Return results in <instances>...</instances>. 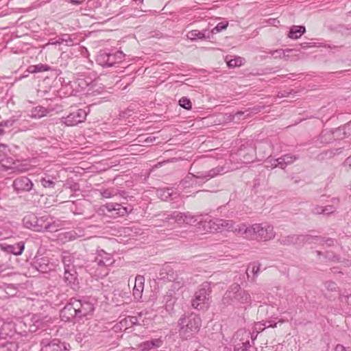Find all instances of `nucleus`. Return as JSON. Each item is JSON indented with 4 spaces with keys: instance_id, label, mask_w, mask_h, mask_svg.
Returning a JSON list of instances; mask_svg holds the SVG:
<instances>
[{
    "instance_id": "nucleus-1",
    "label": "nucleus",
    "mask_w": 351,
    "mask_h": 351,
    "mask_svg": "<svg viewBox=\"0 0 351 351\" xmlns=\"http://www.w3.org/2000/svg\"><path fill=\"white\" fill-rule=\"evenodd\" d=\"M234 232L246 239L257 241H270L276 236L273 226L267 223L239 224L235 227Z\"/></svg>"
},
{
    "instance_id": "nucleus-2",
    "label": "nucleus",
    "mask_w": 351,
    "mask_h": 351,
    "mask_svg": "<svg viewBox=\"0 0 351 351\" xmlns=\"http://www.w3.org/2000/svg\"><path fill=\"white\" fill-rule=\"evenodd\" d=\"M179 333L182 338L188 339L196 335L201 326V317L195 313L184 314L180 318Z\"/></svg>"
},
{
    "instance_id": "nucleus-3",
    "label": "nucleus",
    "mask_w": 351,
    "mask_h": 351,
    "mask_svg": "<svg viewBox=\"0 0 351 351\" xmlns=\"http://www.w3.org/2000/svg\"><path fill=\"white\" fill-rule=\"evenodd\" d=\"M23 226L28 229L36 232L49 231L56 232L58 230V225L55 222L51 223L47 221L45 217H38L34 213H29L23 219Z\"/></svg>"
},
{
    "instance_id": "nucleus-4",
    "label": "nucleus",
    "mask_w": 351,
    "mask_h": 351,
    "mask_svg": "<svg viewBox=\"0 0 351 351\" xmlns=\"http://www.w3.org/2000/svg\"><path fill=\"white\" fill-rule=\"evenodd\" d=\"M222 301L224 304H250L252 302L251 295L245 290L242 289L239 285L233 284L226 291L223 296Z\"/></svg>"
},
{
    "instance_id": "nucleus-5",
    "label": "nucleus",
    "mask_w": 351,
    "mask_h": 351,
    "mask_svg": "<svg viewBox=\"0 0 351 351\" xmlns=\"http://www.w3.org/2000/svg\"><path fill=\"white\" fill-rule=\"evenodd\" d=\"M125 54L120 50H101L97 56L96 62L103 67H111L125 60Z\"/></svg>"
},
{
    "instance_id": "nucleus-6",
    "label": "nucleus",
    "mask_w": 351,
    "mask_h": 351,
    "mask_svg": "<svg viewBox=\"0 0 351 351\" xmlns=\"http://www.w3.org/2000/svg\"><path fill=\"white\" fill-rule=\"evenodd\" d=\"M71 299L74 304V308H75L77 311L79 320L93 315L97 304L95 298L91 296H83L78 299L75 298H72Z\"/></svg>"
},
{
    "instance_id": "nucleus-7",
    "label": "nucleus",
    "mask_w": 351,
    "mask_h": 351,
    "mask_svg": "<svg viewBox=\"0 0 351 351\" xmlns=\"http://www.w3.org/2000/svg\"><path fill=\"white\" fill-rule=\"evenodd\" d=\"M211 288L210 284L207 282L200 285L194 294L191 300L192 306L197 310H203L209 305L210 298Z\"/></svg>"
},
{
    "instance_id": "nucleus-8",
    "label": "nucleus",
    "mask_w": 351,
    "mask_h": 351,
    "mask_svg": "<svg viewBox=\"0 0 351 351\" xmlns=\"http://www.w3.org/2000/svg\"><path fill=\"white\" fill-rule=\"evenodd\" d=\"M224 172V167L218 166L208 171L197 172V174L193 173V188L202 186L207 181L219 175L223 174Z\"/></svg>"
},
{
    "instance_id": "nucleus-9",
    "label": "nucleus",
    "mask_w": 351,
    "mask_h": 351,
    "mask_svg": "<svg viewBox=\"0 0 351 351\" xmlns=\"http://www.w3.org/2000/svg\"><path fill=\"white\" fill-rule=\"evenodd\" d=\"M40 351H70L71 347L69 343L59 339H43L40 341Z\"/></svg>"
},
{
    "instance_id": "nucleus-10",
    "label": "nucleus",
    "mask_w": 351,
    "mask_h": 351,
    "mask_svg": "<svg viewBox=\"0 0 351 351\" xmlns=\"http://www.w3.org/2000/svg\"><path fill=\"white\" fill-rule=\"evenodd\" d=\"M103 208L107 210L108 216L113 218L125 217L133 210L131 205L124 206L121 204L112 202L106 204L103 206Z\"/></svg>"
},
{
    "instance_id": "nucleus-11",
    "label": "nucleus",
    "mask_w": 351,
    "mask_h": 351,
    "mask_svg": "<svg viewBox=\"0 0 351 351\" xmlns=\"http://www.w3.org/2000/svg\"><path fill=\"white\" fill-rule=\"evenodd\" d=\"M314 239L310 235L304 234H290V235H281L278 239V241L280 245H303L305 243H310L311 240Z\"/></svg>"
},
{
    "instance_id": "nucleus-12",
    "label": "nucleus",
    "mask_w": 351,
    "mask_h": 351,
    "mask_svg": "<svg viewBox=\"0 0 351 351\" xmlns=\"http://www.w3.org/2000/svg\"><path fill=\"white\" fill-rule=\"evenodd\" d=\"M86 116L87 112L85 110L82 108L77 109L70 112L66 117H62L60 123L66 126H75L84 122L86 119Z\"/></svg>"
},
{
    "instance_id": "nucleus-13",
    "label": "nucleus",
    "mask_w": 351,
    "mask_h": 351,
    "mask_svg": "<svg viewBox=\"0 0 351 351\" xmlns=\"http://www.w3.org/2000/svg\"><path fill=\"white\" fill-rule=\"evenodd\" d=\"M14 191L19 194L30 191L34 186L33 182L26 176L18 177L12 182Z\"/></svg>"
},
{
    "instance_id": "nucleus-14",
    "label": "nucleus",
    "mask_w": 351,
    "mask_h": 351,
    "mask_svg": "<svg viewBox=\"0 0 351 351\" xmlns=\"http://www.w3.org/2000/svg\"><path fill=\"white\" fill-rule=\"evenodd\" d=\"M208 223V227L213 230L223 231L225 230L232 229L234 232L235 228L233 227V221L232 220H226L222 219H210Z\"/></svg>"
},
{
    "instance_id": "nucleus-15",
    "label": "nucleus",
    "mask_w": 351,
    "mask_h": 351,
    "mask_svg": "<svg viewBox=\"0 0 351 351\" xmlns=\"http://www.w3.org/2000/svg\"><path fill=\"white\" fill-rule=\"evenodd\" d=\"M32 265L42 273H48L53 269V264L50 263L49 258L45 256H36Z\"/></svg>"
},
{
    "instance_id": "nucleus-16",
    "label": "nucleus",
    "mask_w": 351,
    "mask_h": 351,
    "mask_svg": "<svg viewBox=\"0 0 351 351\" xmlns=\"http://www.w3.org/2000/svg\"><path fill=\"white\" fill-rule=\"evenodd\" d=\"M60 317L62 320L65 322H71L73 319L79 320L72 299H70L69 303L60 311Z\"/></svg>"
},
{
    "instance_id": "nucleus-17",
    "label": "nucleus",
    "mask_w": 351,
    "mask_h": 351,
    "mask_svg": "<svg viewBox=\"0 0 351 351\" xmlns=\"http://www.w3.org/2000/svg\"><path fill=\"white\" fill-rule=\"evenodd\" d=\"M256 150L252 146L241 147L238 151V155L242 162L248 164L253 162L255 158Z\"/></svg>"
},
{
    "instance_id": "nucleus-18",
    "label": "nucleus",
    "mask_w": 351,
    "mask_h": 351,
    "mask_svg": "<svg viewBox=\"0 0 351 351\" xmlns=\"http://www.w3.org/2000/svg\"><path fill=\"white\" fill-rule=\"evenodd\" d=\"M164 221L174 219L179 225L184 224V213L179 211H165L158 215Z\"/></svg>"
},
{
    "instance_id": "nucleus-19",
    "label": "nucleus",
    "mask_w": 351,
    "mask_h": 351,
    "mask_svg": "<svg viewBox=\"0 0 351 351\" xmlns=\"http://www.w3.org/2000/svg\"><path fill=\"white\" fill-rule=\"evenodd\" d=\"M63 280L67 285L71 287L78 284L77 273L75 267L64 268Z\"/></svg>"
},
{
    "instance_id": "nucleus-20",
    "label": "nucleus",
    "mask_w": 351,
    "mask_h": 351,
    "mask_svg": "<svg viewBox=\"0 0 351 351\" xmlns=\"http://www.w3.org/2000/svg\"><path fill=\"white\" fill-rule=\"evenodd\" d=\"M0 246L1 250L4 252L19 256L21 255L24 250L25 243L23 241H20L13 245L1 244Z\"/></svg>"
},
{
    "instance_id": "nucleus-21",
    "label": "nucleus",
    "mask_w": 351,
    "mask_h": 351,
    "mask_svg": "<svg viewBox=\"0 0 351 351\" xmlns=\"http://www.w3.org/2000/svg\"><path fill=\"white\" fill-rule=\"evenodd\" d=\"M63 43L66 46H73L75 44L74 39L72 38L71 36L69 34H61L56 38H51L48 42V45H55Z\"/></svg>"
},
{
    "instance_id": "nucleus-22",
    "label": "nucleus",
    "mask_w": 351,
    "mask_h": 351,
    "mask_svg": "<svg viewBox=\"0 0 351 351\" xmlns=\"http://www.w3.org/2000/svg\"><path fill=\"white\" fill-rule=\"evenodd\" d=\"M109 267L107 265H104V263H95V260L92 263L91 269L94 270L93 274L94 276L98 278H104L109 273Z\"/></svg>"
},
{
    "instance_id": "nucleus-23",
    "label": "nucleus",
    "mask_w": 351,
    "mask_h": 351,
    "mask_svg": "<svg viewBox=\"0 0 351 351\" xmlns=\"http://www.w3.org/2000/svg\"><path fill=\"white\" fill-rule=\"evenodd\" d=\"M187 38L195 41L198 40H207L211 38V34L210 30L206 29L202 31L193 29L187 33Z\"/></svg>"
},
{
    "instance_id": "nucleus-24",
    "label": "nucleus",
    "mask_w": 351,
    "mask_h": 351,
    "mask_svg": "<svg viewBox=\"0 0 351 351\" xmlns=\"http://www.w3.org/2000/svg\"><path fill=\"white\" fill-rule=\"evenodd\" d=\"M145 278L143 276L137 275L135 278V284L133 289V296L135 300H139L142 298L144 289Z\"/></svg>"
},
{
    "instance_id": "nucleus-25",
    "label": "nucleus",
    "mask_w": 351,
    "mask_h": 351,
    "mask_svg": "<svg viewBox=\"0 0 351 351\" xmlns=\"http://www.w3.org/2000/svg\"><path fill=\"white\" fill-rule=\"evenodd\" d=\"M250 337V332L243 328L238 330L234 335L235 341H239L238 343H241V346L247 347H251Z\"/></svg>"
},
{
    "instance_id": "nucleus-26",
    "label": "nucleus",
    "mask_w": 351,
    "mask_h": 351,
    "mask_svg": "<svg viewBox=\"0 0 351 351\" xmlns=\"http://www.w3.org/2000/svg\"><path fill=\"white\" fill-rule=\"evenodd\" d=\"M95 263H104L110 266L114 263V258L111 254L105 252L103 250L97 251L96 256L95 257Z\"/></svg>"
},
{
    "instance_id": "nucleus-27",
    "label": "nucleus",
    "mask_w": 351,
    "mask_h": 351,
    "mask_svg": "<svg viewBox=\"0 0 351 351\" xmlns=\"http://www.w3.org/2000/svg\"><path fill=\"white\" fill-rule=\"evenodd\" d=\"M178 295L175 294L173 291H167L164 295L163 302H165V308L168 312H171L178 300Z\"/></svg>"
},
{
    "instance_id": "nucleus-28",
    "label": "nucleus",
    "mask_w": 351,
    "mask_h": 351,
    "mask_svg": "<svg viewBox=\"0 0 351 351\" xmlns=\"http://www.w3.org/2000/svg\"><path fill=\"white\" fill-rule=\"evenodd\" d=\"M157 195L163 201H171L177 197V194L171 188H162L158 189Z\"/></svg>"
},
{
    "instance_id": "nucleus-29",
    "label": "nucleus",
    "mask_w": 351,
    "mask_h": 351,
    "mask_svg": "<svg viewBox=\"0 0 351 351\" xmlns=\"http://www.w3.org/2000/svg\"><path fill=\"white\" fill-rule=\"evenodd\" d=\"M162 343L160 339H154L150 341H145L138 345L141 351H149L154 348H159Z\"/></svg>"
},
{
    "instance_id": "nucleus-30",
    "label": "nucleus",
    "mask_w": 351,
    "mask_h": 351,
    "mask_svg": "<svg viewBox=\"0 0 351 351\" xmlns=\"http://www.w3.org/2000/svg\"><path fill=\"white\" fill-rule=\"evenodd\" d=\"M343 151V147L328 149L322 152L317 156V159L319 161H323L327 159H330L337 155L341 154Z\"/></svg>"
},
{
    "instance_id": "nucleus-31",
    "label": "nucleus",
    "mask_w": 351,
    "mask_h": 351,
    "mask_svg": "<svg viewBox=\"0 0 351 351\" xmlns=\"http://www.w3.org/2000/svg\"><path fill=\"white\" fill-rule=\"evenodd\" d=\"M193 173H189L179 183L178 189L183 192H190L189 189L193 188Z\"/></svg>"
},
{
    "instance_id": "nucleus-32",
    "label": "nucleus",
    "mask_w": 351,
    "mask_h": 351,
    "mask_svg": "<svg viewBox=\"0 0 351 351\" xmlns=\"http://www.w3.org/2000/svg\"><path fill=\"white\" fill-rule=\"evenodd\" d=\"M69 85L76 92L84 90L88 85V83L84 79L77 77L70 81Z\"/></svg>"
},
{
    "instance_id": "nucleus-33",
    "label": "nucleus",
    "mask_w": 351,
    "mask_h": 351,
    "mask_svg": "<svg viewBox=\"0 0 351 351\" xmlns=\"http://www.w3.org/2000/svg\"><path fill=\"white\" fill-rule=\"evenodd\" d=\"M49 110L47 108L42 106H37L30 110L29 117L32 119H38L47 116Z\"/></svg>"
},
{
    "instance_id": "nucleus-34",
    "label": "nucleus",
    "mask_w": 351,
    "mask_h": 351,
    "mask_svg": "<svg viewBox=\"0 0 351 351\" xmlns=\"http://www.w3.org/2000/svg\"><path fill=\"white\" fill-rule=\"evenodd\" d=\"M306 32V27L303 25H293L291 27L288 37L291 39H298Z\"/></svg>"
},
{
    "instance_id": "nucleus-35",
    "label": "nucleus",
    "mask_w": 351,
    "mask_h": 351,
    "mask_svg": "<svg viewBox=\"0 0 351 351\" xmlns=\"http://www.w3.org/2000/svg\"><path fill=\"white\" fill-rule=\"evenodd\" d=\"M160 276H161V278L168 281H173L177 279V277H179L169 266L163 267L160 273Z\"/></svg>"
},
{
    "instance_id": "nucleus-36",
    "label": "nucleus",
    "mask_w": 351,
    "mask_h": 351,
    "mask_svg": "<svg viewBox=\"0 0 351 351\" xmlns=\"http://www.w3.org/2000/svg\"><path fill=\"white\" fill-rule=\"evenodd\" d=\"M61 260L63 263L64 268L75 267L74 265L75 257L73 254L68 252H63L61 254Z\"/></svg>"
},
{
    "instance_id": "nucleus-37",
    "label": "nucleus",
    "mask_w": 351,
    "mask_h": 351,
    "mask_svg": "<svg viewBox=\"0 0 351 351\" xmlns=\"http://www.w3.org/2000/svg\"><path fill=\"white\" fill-rule=\"evenodd\" d=\"M332 130H324L318 136L317 141L320 143L328 144L334 141Z\"/></svg>"
},
{
    "instance_id": "nucleus-38",
    "label": "nucleus",
    "mask_w": 351,
    "mask_h": 351,
    "mask_svg": "<svg viewBox=\"0 0 351 351\" xmlns=\"http://www.w3.org/2000/svg\"><path fill=\"white\" fill-rule=\"evenodd\" d=\"M172 282L173 283L169 291H173L175 293V294L179 295L180 294V291L184 287L185 282L184 279L181 277H177V279Z\"/></svg>"
},
{
    "instance_id": "nucleus-39",
    "label": "nucleus",
    "mask_w": 351,
    "mask_h": 351,
    "mask_svg": "<svg viewBox=\"0 0 351 351\" xmlns=\"http://www.w3.org/2000/svg\"><path fill=\"white\" fill-rule=\"evenodd\" d=\"M18 345L16 342L6 341L0 342V351H17Z\"/></svg>"
},
{
    "instance_id": "nucleus-40",
    "label": "nucleus",
    "mask_w": 351,
    "mask_h": 351,
    "mask_svg": "<svg viewBox=\"0 0 351 351\" xmlns=\"http://www.w3.org/2000/svg\"><path fill=\"white\" fill-rule=\"evenodd\" d=\"M201 216L193 215L191 213H184V224L193 225L196 222H202Z\"/></svg>"
},
{
    "instance_id": "nucleus-41",
    "label": "nucleus",
    "mask_w": 351,
    "mask_h": 351,
    "mask_svg": "<svg viewBox=\"0 0 351 351\" xmlns=\"http://www.w3.org/2000/svg\"><path fill=\"white\" fill-rule=\"evenodd\" d=\"M50 69V67L48 65L38 64L36 65H30L27 68V71L31 73H39L47 71Z\"/></svg>"
},
{
    "instance_id": "nucleus-42",
    "label": "nucleus",
    "mask_w": 351,
    "mask_h": 351,
    "mask_svg": "<svg viewBox=\"0 0 351 351\" xmlns=\"http://www.w3.org/2000/svg\"><path fill=\"white\" fill-rule=\"evenodd\" d=\"M54 178L51 176H47L40 179V183L42 186L46 189H54L56 182Z\"/></svg>"
},
{
    "instance_id": "nucleus-43",
    "label": "nucleus",
    "mask_w": 351,
    "mask_h": 351,
    "mask_svg": "<svg viewBox=\"0 0 351 351\" xmlns=\"http://www.w3.org/2000/svg\"><path fill=\"white\" fill-rule=\"evenodd\" d=\"M12 233L8 224L0 225V240L9 238Z\"/></svg>"
},
{
    "instance_id": "nucleus-44",
    "label": "nucleus",
    "mask_w": 351,
    "mask_h": 351,
    "mask_svg": "<svg viewBox=\"0 0 351 351\" xmlns=\"http://www.w3.org/2000/svg\"><path fill=\"white\" fill-rule=\"evenodd\" d=\"M332 134L334 141H339L348 138L341 126L332 130Z\"/></svg>"
},
{
    "instance_id": "nucleus-45",
    "label": "nucleus",
    "mask_w": 351,
    "mask_h": 351,
    "mask_svg": "<svg viewBox=\"0 0 351 351\" xmlns=\"http://www.w3.org/2000/svg\"><path fill=\"white\" fill-rule=\"evenodd\" d=\"M228 26V22H220L213 29H212L210 32L211 34V37L214 34H217L220 32L222 30H224Z\"/></svg>"
},
{
    "instance_id": "nucleus-46",
    "label": "nucleus",
    "mask_w": 351,
    "mask_h": 351,
    "mask_svg": "<svg viewBox=\"0 0 351 351\" xmlns=\"http://www.w3.org/2000/svg\"><path fill=\"white\" fill-rule=\"evenodd\" d=\"M179 104L186 110H191L192 108L191 101L187 97H183L179 100Z\"/></svg>"
},
{
    "instance_id": "nucleus-47",
    "label": "nucleus",
    "mask_w": 351,
    "mask_h": 351,
    "mask_svg": "<svg viewBox=\"0 0 351 351\" xmlns=\"http://www.w3.org/2000/svg\"><path fill=\"white\" fill-rule=\"evenodd\" d=\"M18 120L16 117L12 116L9 119L0 122V126L3 129V127L10 128Z\"/></svg>"
},
{
    "instance_id": "nucleus-48",
    "label": "nucleus",
    "mask_w": 351,
    "mask_h": 351,
    "mask_svg": "<svg viewBox=\"0 0 351 351\" xmlns=\"http://www.w3.org/2000/svg\"><path fill=\"white\" fill-rule=\"evenodd\" d=\"M100 193L104 198H111L117 195V191L113 189H106L101 191Z\"/></svg>"
},
{
    "instance_id": "nucleus-49",
    "label": "nucleus",
    "mask_w": 351,
    "mask_h": 351,
    "mask_svg": "<svg viewBox=\"0 0 351 351\" xmlns=\"http://www.w3.org/2000/svg\"><path fill=\"white\" fill-rule=\"evenodd\" d=\"M325 287L328 290V291H337L338 289H339V287L337 286V285L335 282H332V281H326L325 282Z\"/></svg>"
},
{
    "instance_id": "nucleus-50",
    "label": "nucleus",
    "mask_w": 351,
    "mask_h": 351,
    "mask_svg": "<svg viewBox=\"0 0 351 351\" xmlns=\"http://www.w3.org/2000/svg\"><path fill=\"white\" fill-rule=\"evenodd\" d=\"M241 62L242 60L240 58H232L227 60V64L229 67H235L241 65Z\"/></svg>"
},
{
    "instance_id": "nucleus-51",
    "label": "nucleus",
    "mask_w": 351,
    "mask_h": 351,
    "mask_svg": "<svg viewBox=\"0 0 351 351\" xmlns=\"http://www.w3.org/2000/svg\"><path fill=\"white\" fill-rule=\"evenodd\" d=\"M282 157L287 165L293 163L298 159L297 156L291 154H285Z\"/></svg>"
},
{
    "instance_id": "nucleus-52",
    "label": "nucleus",
    "mask_w": 351,
    "mask_h": 351,
    "mask_svg": "<svg viewBox=\"0 0 351 351\" xmlns=\"http://www.w3.org/2000/svg\"><path fill=\"white\" fill-rule=\"evenodd\" d=\"M293 51V49H287L285 50L278 49V50L273 51L271 53L274 57L278 58V57H280L282 56V54H285L286 52H291Z\"/></svg>"
},
{
    "instance_id": "nucleus-53",
    "label": "nucleus",
    "mask_w": 351,
    "mask_h": 351,
    "mask_svg": "<svg viewBox=\"0 0 351 351\" xmlns=\"http://www.w3.org/2000/svg\"><path fill=\"white\" fill-rule=\"evenodd\" d=\"M324 215H330L336 211V208L332 205L323 206Z\"/></svg>"
},
{
    "instance_id": "nucleus-54",
    "label": "nucleus",
    "mask_w": 351,
    "mask_h": 351,
    "mask_svg": "<svg viewBox=\"0 0 351 351\" xmlns=\"http://www.w3.org/2000/svg\"><path fill=\"white\" fill-rule=\"evenodd\" d=\"M66 187L70 189L72 191L76 192L80 191V184L77 182H72L71 184H66Z\"/></svg>"
},
{
    "instance_id": "nucleus-55",
    "label": "nucleus",
    "mask_w": 351,
    "mask_h": 351,
    "mask_svg": "<svg viewBox=\"0 0 351 351\" xmlns=\"http://www.w3.org/2000/svg\"><path fill=\"white\" fill-rule=\"evenodd\" d=\"M343 128V130L345 132L347 137H349L351 136V121L348 122L346 125L341 126Z\"/></svg>"
},
{
    "instance_id": "nucleus-56",
    "label": "nucleus",
    "mask_w": 351,
    "mask_h": 351,
    "mask_svg": "<svg viewBox=\"0 0 351 351\" xmlns=\"http://www.w3.org/2000/svg\"><path fill=\"white\" fill-rule=\"evenodd\" d=\"M276 161L277 162V165H278V167L284 169L287 166V163L285 162V160L283 159L282 156L276 159Z\"/></svg>"
},
{
    "instance_id": "nucleus-57",
    "label": "nucleus",
    "mask_w": 351,
    "mask_h": 351,
    "mask_svg": "<svg viewBox=\"0 0 351 351\" xmlns=\"http://www.w3.org/2000/svg\"><path fill=\"white\" fill-rule=\"evenodd\" d=\"M65 237L68 238L69 240H75L78 237L77 234L75 232V231H69L66 232Z\"/></svg>"
},
{
    "instance_id": "nucleus-58",
    "label": "nucleus",
    "mask_w": 351,
    "mask_h": 351,
    "mask_svg": "<svg viewBox=\"0 0 351 351\" xmlns=\"http://www.w3.org/2000/svg\"><path fill=\"white\" fill-rule=\"evenodd\" d=\"M311 212L314 215H324L323 206L317 205L312 209Z\"/></svg>"
},
{
    "instance_id": "nucleus-59",
    "label": "nucleus",
    "mask_w": 351,
    "mask_h": 351,
    "mask_svg": "<svg viewBox=\"0 0 351 351\" xmlns=\"http://www.w3.org/2000/svg\"><path fill=\"white\" fill-rule=\"evenodd\" d=\"M250 347H247L245 346H241V343H237L234 346V351H249V348Z\"/></svg>"
},
{
    "instance_id": "nucleus-60",
    "label": "nucleus",
    "mask_w": 351,
    "mask_h": 351,
    "mask_svg": "<svg viewBox=\"0 0 351 351\" xmlns=\"http://www.w3.org/2000/svg\"><path fill=\"white\" fill-rule=\"evenodd\" d=\"M277 165V162L276 161V159H271L269 160L266 161V167H271V168H276L278 167V165Z\"/></svg>"
},
{
    "instance_id": "nucleus-61",
    "label": "nucleus",
    "mask_w": 351,
    "mask_h": 351,
    "mask_svg": "<svg viewBox=\"0 0 351 351\" xmlns=\"http://www.w3.org/2000/svg\"><path fill=\"white\" fill-rule=\"evenodd\" d=\"M266 328V323L257 322L255 324V329L263 331Z\"/></svg>"
},
{
    "instance_id": "nucleus-62",
    "label": "nucleus",
    "mask_w": 351,
    "mask_h": 351,
    "mask_svg": "<svg viewBox=\"0 0 351 351\" xmlns=\"http://www.w3.org/2000/svg\"><path fill=\"white\" fill-rule=\"evenodd\" d=\"M320 243L322 245L326 244L328 246H332L334 245V240L332 239H327L325 240H322Z\"/></svg>"
},
{
    "instance_id": "nucleus-63",
    "label": "nucleus",
    "mask_w": 351,
    "mask_h": 351,
    "mask_svg": "<svg viewBox=\"0 0 351 351\" xmlns=\"http://www.w3.org/2000/svg\"><path fill=\"white\" fill-rule=\"evenodd\" d=\"M260 270V265H253L252 267V272L254 274V276H257Z\"/></svg>"
},
{
    "instance_id": "nucleus-64",
    "label": "nucleus",
    "mask_w": 351,
    "mask_h": 351,
    "mask_svg": "<svg viewBox=\"0 0 351 351\" xmlns=\"http://www.w3.org/2000/svg\"><path fill=\"white\" fill-rule=\"evenodd\" d=\"M343 165L351 168V155L344 160Z\"/></svg>"
}]
</instances>
